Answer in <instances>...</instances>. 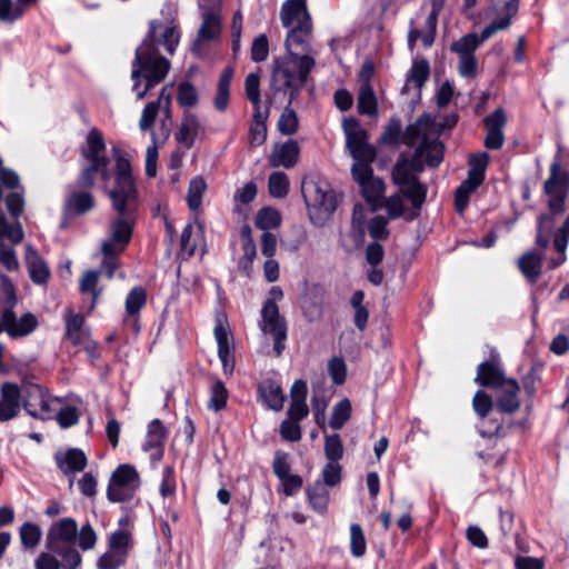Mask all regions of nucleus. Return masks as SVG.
Segmentation results:
<instances>
[{
	"mask_svg": "<svg viewBox=\"0 0 569 569\" xmlns=\"http://www.w3.org/2000/svg\"><path fill=\"white\" fill-rule=\"evenodd\" d=\"M439 126L430 116L423 114L406 128L403 142L415 148L411 159L400 157L393 169L392 180L399 191L412 204L413 210L406 217L411 220L426 199V188L419 182L418 174L425 166L438 167L443 159V144L439 141Z\"/></svg>",
	"mask_w": 569,
	"mask_h": 569,
	"instance_id": "1",
	"label": "nucleus"
},
{
	"mask_svg": "<svg viewBox=\"0 0 569 569\" xmlns=\"http://www.w3.org/2000/svg\"><path fill=\"white\" fill-rule=\"evenodd\" d=\"M157 34L161 37V43L169 53H172L179 43L180 36L172 22L163 24L152 21L150 23L148 36L136 50L131 70L132 90L139 100H142L150 89L166 78L170 68L169 61L158 53L154 44Z\"/></svg>",
	"mask_w": 569,
	"mask_h": 569,
	"instance_id": "2",
	"label": "nucleus"
},
{
	"mask_svg": "<svg viewBox=\"0 0 569 569\" xmlns=\"http://www.w3.org/2000/svg\"><path fill=\"white\" fill-rule=\"evenodd\" d=\"M113 210L119 214L110 226V237L102 242L103 253H120L129 243L133 213L137 209V189L131 177L130 163L124 158L117 159L116 187L109 193Z\"/></svg>",
	"mask_w": 569,
	"mask_h": 569,
	"instance_id": "3",
	"label": "nucleus"
},
{
	"mask_svg": "<svg viewBox=\"0 0 569 569\" xmlns=\"http://www.w3.org/2000/svg\"><path fill=\"white\" fill-rule=\"evenodd\" d=\"M568 186V173L561 168L559 161L555 160L550 166V176L545 182V192L549 198V213L540 214L537 220L536 243L541 249L549 247L550 236L556 224V216L565 210Z\"/></svg>",
	"mask_w": 569,
	"mask_h": 569,
	"instance_id": "4",
	"label": "nucleus"
},
{
	"mask_svg": "<svg viewBox=\"0 0 569 569\" xmlns=\"http://www.w3.org/2000/svg\"><path fill=\"white\" fill-rule=\"evenodd\" d=\"M315 59L309 54H284L274 61L272 87L276 90H290V97L305 84Z\"/></svg>",
	"mask_w": 569,
	"mask_h": 569,
	"instance_id": "5",
	"label": "nucleus"
},
{
	"mask_svg": "<svg viewBox=\"0 0 569 569\" xmlns=\"http://www.w3.org/2000/svg\"><path fill=\"white\" fill-rule=\"evenodd\" d=\"M311 221L322 226L337 208V199L331 187L325 181H309L302 186Z\"/></svg>",
	"mask_w": 569,
	"mask_h": 569,
	"instance_id": "6",
	"label": "nucleus"
},
{
	"mask_svg": "<svg viewBox=\"0 0 569 569\" xmlns=\"http://www.w3.org/2000/svg\"><path fill=\"white\" fill-rule=\"evenodd\" d=\"M283 299V291L280 287L273 286L268 292V298L261 309L260 329L263 333L270 335L274 341V351L279 356L284 349L283 341L287 338V326L279 312L278 302Z\"/></svg>",
	"mask_w": 569,
	"mask_h": 569,
	"instance_id": "7",
	"label": "nucleus"
},
{
	"mask_svg": "<svg viewBox=\"0 0 569 569\" xmlns=\"http://www.w3.org/2000/svg\"><path fill=\"white\" fill-rule=\"evenodd\" d=\"M518 12V0H508L503 6L502 17L488 24L481 32L480 37L476 33H468L451 44V50L461 56H471L479 44L492 37L497 31L505 30L509 27L511 18Z\"/></svg>",
	"mask_w": 569,
	"mask_h": 569,
	"instance_id": "8",
	"label": "nucleus"
},
{
	"mask_svg": "<svg viewBox=\"0 0 569 569\" xmlns=\"http://www.w3.org/2000/svg\"><path fill=\"white\" fill-rule=\"evenodd\" d=\"M140 483V476L133 466L120 465L111 475L107 497L112 502L130 500L136 495Z\"/></svg>",
	"mask_w": 569,
	"mask_h": 569,
	"instance_id": "9",
	"label": "nucleus"
},
{
	"mask_svg": "<svg viewBox=\"0 0 569 569\" xmlns=\"http://www.w3.org/2000/svg\"><path fill=\"white\" fill-rule=\"evenodd\" d=\"M347 148L355 163L370 164L376 157L375 148L367 142V133L353 119H347L342 123Z\"/></svg>",
	"mask_w": 569,
	"mask_h": 569,
	"instance_id": "10",
	"label": "nucleus"
},
{
	"mask_svg": "<svg viewBox=\"0 0 569 569\" xmlns=\"http://www.w3.org/2000/svg\"><path fill=\"white\" fill-rule=\"evenodd\" d=\"M352 177L359 184L362 196L373 206L382 197L385 182L372 174V168L368 163H353L351 168Z\"/></svg>",
	"mask_w": 569,
	"mask_h": 569,
	"instance_id": "11",
	"label": "nucleus"
},
{
	"mask_svg": "<svg viewBox=\"0 0 569 569\" xmlns=\"http://www.w3.org/2000/svg\"><path fill=\"white\" fill-rule=\"evenodd\" d=\"M170 107L171 93L168 91L167 88H163L157 101L149 102L143 108L139 120V128L142 131L149 130L152 127L157 116L161 112L164 116V118L162 119V127L164 128L166 136H168L171 127Z\"/></svg>",
	"mask_w": 569,
	"mask_h": 569,
	"instance_id": "12",
	"label": "nucleus"
},
{
	"mask_svg": "<svg viewBox=\"0 0 569 569\" xmlns=\"http://www.w3.org/2000/svg\"><path fill=\"white\" fill-rule=\"evenodd\" d=\"M213 335L218 345V356L222 362L223 370L224 372H231L233 370V357L230 343L231 332L227 317L223 313H219L216 317Z\"/></svg>",
	"mask_w": 569,
	"mask_h": 569,
	"instance_id": "13",
	"label": "nucleus"
},
{
	"mask_svg": "<svg viewBox=\"0 0 569 569\" xmlns=\"http://www.w3.org/2000/svg\"><path fill=\"white\" fill-rule=\"evenodd\" d=\"M78 526L72 518L54 522L47 535V546L53 552H61V546L71 543L77 537Z\"/></svg>",
	"mask_w": 569,
	"mask_h": 569,
	"instance_id": "14",
	"label": "nucleus"
},
{
	"mask_svg": "<svg viewBox=\"0 0 569 569\" xmlns=\"http://www.w3.org/2000/svg\"><path fill=\"white\" fill-rule=\"evenodd\" d=\"M2 323L4 331L12 338L28 336L38 327V320L34 315L27 312L17 318L11 308L3 310Z\"/></svg>",
	"mask_w": 569,
	"mask_h": 569,
	"instance_id": "15",
	"label": "nucleus"
},
{
	"mask_svg": "<svg viewBox=\"0 0 569 569\" xmlns=\"http://www.w3.org/2000/svg\"><path fill=\"white\" fill-rule=\"evenodd\" d=\"M24 409L33 417L49 419L51 409L43 390L37 385H27L22 389Z\"/></svg>",
	"mask_w": 569,
	"mask_h": 569,
	"instance_id": "16",
	"label": "nucleus"
},
{
	"mask_svg": "<svg viewBox=\"0 0 569 569\" xmlns=\"http://www.w3.org/2000/svg\"><path fill=\"white\" fill-rule=\"evenodd\" d=\"M202 23L198 31V37L193 44V50L199 51L202 41L217 39L221 32L220 10L212 7L200 8Z\"/></svg>",
	"mask_w": 569,
	"mask_h": 569,
	"instance_id": "17",
	"label": "nucleus"
},
{
	"mask_svg": "<svg viewBox=\"0 0 569 569\" xmlns=\"http://www.w3.org/2000/svg\"><path fill=\"white\" fill-rule=\"evenodd\" d=\"M506 124L507 116L501 108L485 118V126L487 130L485 146L488 149H500L503 146L505 136L502 130Z\"/></svg>",
	"mask_w": 569,
	"mask_h": 569,
	"instance_id": "18",
	"label": "nucleus"
},
{
	"mask_svg": "<svg viewBox=\"0 0 569 569\" xmlns=\"http://www.w3.org/2000/svg\"><path fill=\"white\" fill-rule=\"evenodd\" d=\"M283 27H308L311 23L310 14L307 10L306 0H288L283 3L280 12Z\"/></svg>",
	"mask_w": 569,
	"mask_h": 569,
	"instance_id": "19",
	"label": "nucleus"
},
{
	"mask_svg": "<svg viewBox=\"0 0 569 569\" xmlns=\"http://www.w3.org/2000/svg\"><path fill=\"white\" fill-rule=\"evenodd\" d=\"M106 143L101 132L97 129H91L88 132L86 146L83 147V156L93 163V168H107L108 159L104 156Z\"/></svg>",
	"mask_w": 569,
	"mask_h": 569,
	"instance_id": "20",
	"label": "nucleus"
},
{
	"mask_svg": "<svg viewBox=\"0 0 569 569\" xmlns=\"http://www.w3.org/2000/svg\"><path fill=\"white\" fill-rule=\"evenodd\" d=\"M22 391L16 383L4 382L1 386L0 421H8L20 410Z\"/></svg>",
	"mask_w": 569,
	"mask_h": 569,
	"instance_id": "21",
	"label": "nucleus"
},
{
	"mask_svg": "<svg viewBox=\"0 0 569 569\" xmlns=\"http://www.w3.org/2000/svg\"><path fill=\"white\" fill-rule=\"evenodd\" d=\"M300 147L296 140H288L283 143H276L269 157L271 167L292 168L299 158Z\"/></svg>",
	"mask_w": 569,
	"mask_h": 569,
	"instance_id": "22",
	"label": "nucleus"
},
{
	"mask_svg": "<svg viewBox=\"0 0 569 569\" xmlns=\"http://www.w3.org/2000/svg\"><path fill=\"white\" fill-rule=\"evenodd\" d=\"M66 337L76 346L89 347L90 335L84 328V318L79 313L68 311L64 316Z\"/></svg>",
	"mask_w": 569,
	"mask_h": 569,
	"instance_id": "23",
	"label": "nucleus"
},
{
	"mask_svg": "<svg viewBox=\"0 0 569 569\" xmlns=\"http://www.w3.org/2000/svg\"><path fill=\"white\" fill-rule=\"evenodd\" d=\"M289 32L286 38V54H306L309 49V38L312 30V23L308 27L300 24L299 27L288 28Z\"/></svg>",
	"mask_w": 569,
	"mask_h": 569,
	"instance_id": "24",
	"label": "nucleus"
},
{
	"mask_svg": "<svg viewBox=\"0 0 569 569\" xmlns=\"http://www.w3.org/2000/svg\"><path fill=\"white\" fill-rule=\"evenodd\" d=\"M166 439V429L159 419H153L147 430L146 440L142 445V449L146 452L154 450L151 457L159 460L163 452V442Z\"/></svg>",
	"mask_w": 569,
	"mask_h": 569,
	"instance_id": "25",
	"label": "nucleus"
},
{
	"mask_svg": "<svg viewBox=\"0 0 569 569\" xmlns=\"http://www.w3.org/2000/svg\"><path fill=\"white\" fill-rule=\"evenodd\" d=\"M306 382L297 380L291 387V403L288 411L290 419L299 421L308 416L309 409L306 403Z\"/></svg>",
	"mask_w": 569,
	"mask_h": 569,
	"instance_id": "26",
	"label": "nucleus"
},
{
	"mask_svg": "<svg viewBox=\"0 0 569 569\" xmlns=\"http://www.w3.org/2000/svg\"><path fill=\"white\" fill-rule=\"evenodd\" d=\"M200 129L201 126L198 117L193 113L187 112L181 120L178 132L176 133V139L186 149H190L193 146Z\"/></svg>",
	"mask_w": 569,
	"mask_h": 569,
	"instance_id": "27",
	"label": "nucleus"
},
{
	"mask_svg": "<svg viewBox=\"0 0 569 569\" xmlns=\"http://www.w3.org/2000/svg\"><path fill=\"white\" fill-rule=\"evenodd\" d=\"M26 263L34 283L42 284L47 282L50 274L49 268L37 251L29 246L26 248Z\"/></svg>",
	"mask_w": 569,
	"mask_h": 569,
	"instance_id": "28",
	"label": "nucleus"
},
{
	"mask_svg": "<svg viewBox=\"0 0 569 569\" xmlns=\"http://www.w3.org/2000/svg\"><path fill=\"white\" fill-rule=\"evenodd\" d=\"M500 395L498 399V407L505 412H513L520 407L518 399L519 386L512 380L508 379L500 387Z\"/></svg>",
	"mask_w": 569,
	"mask_h": 569,
	"instance_id": "29",
	"label": "nucleus"
},
{
	"mask_svg": "<svg viewBox=\"0 0 569 569\" xmlns=\"http://www.w3.org/2000/svg\"><path fill=\"white\" fill-rule=\"evenodd\" d=\"M536 247L540 249V253L528 251L518 260V267L521 273L530 281H536L539 278L541 273L542 252L546 250L541 249L537 244Z\"/></svg>",
	"mask_w": 569,
	"mask_h": 569,
	"instance_id": "30",
	"label": "nucleus"
},
{
	"mask_svg": "<svg viewBox=\"0 0 569 569\" xmlns=\"http://www.w3.org/2000/svg\"><path fill=\"white\" fill-rule=\"evenodd\" d=\"M56 459L63 473L79 472L87 465L84 453L78 449H70L64 453H58Z\"/></svg>",
	"mask_w": 569,
	"mask_h": 569,
	"instance_id": "31",
	"label": "nucleus"
},
{
	"mask_svg": "<svg viewBox=\"0 0 569 569\" xmlns=\"http://www.w3.org/2000/svg\"><path fill=\"white\" fill-rule=\"evenodd\" d=\"M507 380L499 366L493 362H485L478 367L476 382L481 386L498 388Z\"/></svg>",
	"mask_w": 569,
	"mask_h": 569,
	"instance_id": "32",
	"label": "nucleus"
},
{
	"mask_svg": "<svg viewBox=\"0 0 569 569\" xmlns=\"http://www.w3.org/2000/svg\"><path fill=\"white\" fill-rule=\"evenodd\" d=\"M233 77V70L231 68H226L218 81L217 92L213 98L214 108L223 112L227 110L230 99V83Z\"/></svg>",
	"mask_w": 569,
	"mask_h": 569,
	"instance_id": "33",
	"label": "nucleus"
},
{
	"mask_svg": "<svg viewBox=\"0 0 569 569\" xmlns=\"http://www.w3.org/2000/svg\"><path fill=\"white\" fill-rule=\"evenodd\" d=\"M569 241V216L562 226L553 233V249L557 253L556 258L550 260V268H557L566 260V249Z\"/></svg>",
	"mask_w": 569,
	"mask_h": 569,
	"instance_id": "34",
	"label": "nucleus"
},
{
	"mask_svg": "<svg viewBox=\"0 0 569 569\" xmlns=\"http://www.w3.org/2000/svg\"><path fill=\"white\" fill-rule=\"evenodd\" d=\"M268 112H262L261 108H257L249 128V141L253 147L262 146L267 140Z\"/></svg>",
	"mask_w": 569,
	"mask_h": 569,
	"instance_id": "35",
	"label": "nucleus"
},
{
	"mask_svg": "<svg viewBox=\"0 0 569 569\" xmlns=\"http://www.w3.org/2000/svg\"><path fill=\"white\" fill-rule=\"evenodd\" d=\"M260 397L272 410L279 411L283 407L284 396L280 386L272 381H263L259 387Z\"/></svg>",
	"mask_w": 569,
	"mask_h": 569,
	"instance_id": "36",
	"label": "nucleus"
},
{
	"mask_svg": "<svg viewBox=\"0 0 569 569\" xmlns=\"http://www.w3.org/2000/svg\"><path fill=\"white\" fill-rule=\"evenodd\" d=\"M437 31V20L433 17H427L425 28L422 30H410L408 34V43L412 49L418 39L421 40L425 47H430L435 41Z\"/></svg>",
	"mask_w": 569,
	"mask_h": 569,
	"instance_id": "37",
	"label": "nucleus"
},
{
	"mask_svg": "<svg viewBox=\"0 0 569 569\" xmlns=\"http://www.w3.org/2000/svg\"><path fill=\"white\" fill-rule=\"evenodd\" d=\"M66 206L77 213H86L93 208L94 200L88 191H73L67 198Z\"/></svg>",
	"mask_w": 569,
	"mask_h": 569,
	"instance_id": "38",
	"label": "nucleus"
},
{
	"mask_svg": "<svg viewBox=\"0 0 569 569\" xmlns=\"http://www.w3.org/2000/svg\"><path fill=\"white\" fill-rule=\"evenodd\" d=\"M357 107L360 113L377 116V98L370 84L360 86Z\"/></svg>",
	"mask_w": 569,
	"mask_h": 569,
	"instance_id": "39",
	"label": "nucleus"
},
{
	"mask_svg": "<svg viewBox=\"0 0 569 569\" xmlns=\"http://www.w3.org/2000/svg\"><path fill=\"white\" fill-rule=\"evenodd\" d=\"M482 183V180H475L472 176L468 174V178L457 188L455 204L458 212H462L469 201L470 194Z\"/></svg>",
	"mask_w": 569,
	"mask_h": 569,
	"instance_id": "40",
	"label": "nucleus"
},
{
	"mask_svg": "<svg viewBox=\"0 0 569 569\" xmlns=\"http://www.w3.org/2000/svg\"><path fill=\"white\" fill-rule=\"evenodd\" d=\"M367 209L358 203L353 207L352 217H351V226L353 230V242L359 246L363 242L365 239V226L367 220Z\"/></svg>",
	"mask_w": 569,
	"mask_h": 569,
	"instance_id": "41",
	"label": "nucleus"
},
{
	"mask_svg": "<svg viewBox=\"0 0 569 569\" xmlns=\"http://www.w3.org/2000/svg\"><path fill=\"white\" fill-rule=\"evenodd\" d=\"M308 497L311 507L318 512H325L329 503V491L321 482H316L308 489Z\"/></svg>",
	"mask_w": 569,
	"mask_h": 569,
	"instance_id": "42",
	"label": "nucleus"
},
{
	"mask_svg": "<svg viewBox=\"0 0 569 569\" xmlns=\"http://www.w3.org/2000/svg\"><path fill=\"white\" fill-rule=\"evenodd\" d=\"M207 189V183L203 178L196 177L189 183L188 189V206L192 211L199 210L202 202L203 193Z\"/></svg>",
	"mask_w": 569,
	"mask_h": 569,
	"instance_id": "43",
	"label": "nucleus"
},
{
	"mask_svg": "<svg viewBox=\"0 0 569 569\" xmlns=\"http://www.w3.org/2000/svg\"><path fill=\"white\" fill-rule=\"evenodd\" d=\"M146 290L141 287L133 288L126 298V312L128 317H136L144 306Z\"/></svg>",
	"mask_w": 569,
	"mask_h": 569,
	"instance_id": "44",
	"label": "nucleus"
},
{
	"mask_svg": "<svg viewBox=\"0 0 569 569\" xmlns=\"http://www.w3.org/2000/svg\"><path fill=\"white\" fill-rule=\"evenodd\" d=\"M351 402L348 399L339 401L332 410L330 426L333 429H340L350 418Z\"/></svg>",
	"mask_w": 569,
	"mask_h": 569,
	"instance_id": "45",
	"label": "nucleus"
},
{
	"mask_svg": "<svg viewBox=\"0 0 569 569\" xmlns=\"http://www.w3.org/2000/svg\"><path fill=\"white\" fill-rule=\"evenodd\" d=\"M24 13L22 4L18 0H0V20L6 23H12L20 19Z\"/></svg>",
	"mask_w": 569,
	"mask_h": 569,
	"instance_id": "46",
	"label": "nucleus"
},
{
	"mask_svg": "<svg viewBox=\"0 0 569 569\" xmlns=\"http://www.w3.org/2000/svg\"><path fill=\"white\" fill-rule=\"evenodd\" d=\"M280 222V213L271 208L261 209L256 217V226L262 230L274 229Z\"/></svg>",
	"mask_w": 569,
	"mask_h": 569,
	"instance_id": "47",
	"label": "nucleus"
},
{
	"mask_svg": "<svg viewBox=\"0 0 569 569\" xmlns=\"http://www.w3.org/2000/svg\"><path fill=\"white\" fill-rule=\"evenodd\" d=\"M429 76V64L426 60L416 61L411 69L406 86L413 83L416 88L420 89Z\"/></svg>",
	"mask_w": 569,
	"mask_h": 569,
	"instance_id": "48",
	"label": "nucleus"
},
{
	"mask_svg": "<svg viewBox=\"0 0 569 569\" xmlns=\"http://www.w3.org/2000/svg\"><path fill=\"white\" fill-rule=\"evenodd\" d=\"M228 392L221 381H216L211 387V396L208 400V408L214 411L221 410L227 402Z\"/></svg>",
	"mask_w": 569,
	"mask_h": 569,
	"instance_id": "49",
	"label": "nucleus"
},
{
	"mask_svg": "<svg viewBox=\"0 0 569 569\" xmlns=\"http://www.w3.org/2000/svg\"><path fill=\"white\" fill-rule=\"evenodd\" d=\"M278 129L282 134L291 136L298 130V117L292 109H284L278 121Z\"/></svg>",
	"mask_w": 569,
	"mask_h": 569,
	"instance_id": "50",
	"label": "nucleus"
},
{
	"mask_svg": "<svg viewBox=\"0 0 569 569\" xmlns=\"http://www.w3.org/2000/svg\"><path fill=\"white\" fill-rule=\"evenodd\" d=\"M350 549L355 557H362L366 552V539L359 525L350 527Z\"/></svg>",
	"mask_w": 569,
	"mask_h": 569,
	"instance_id": "51",
	"label": "nucleus"
},
{
	"mask_svg": "<svg viewBox=\"0 0 569 569\" xmlns=\"http://www.w3.org/2000/svg\"><path fill=\"white\" fill-rule=\"evenodd\" d=\"M488 154L487 153H477L470 156L469 159V176H472V179L479 181L485 179V171L488 164Z\"/></svg>",
	"mask_w": 569,
	"mask_h": 569,
	"instance_id": "52",
	"label": "nucleus"
},
{
	"mask_svg": "<svg viewBox=\"0 0 569 569\" xmlns=\"http://www.w3.org/2000/svg\"><path fill=\"white\" fill-rule=\"evenodd\" d=\"M288 178L283 172H273L269 177V191L271 196L282 198L288 193Z\"/></svg>",
	"mask_w": 569,
	"mask_h": 569,
	"instance_id": "53",
	"label": "nucleus"
},
{
	"mask_svg": "<svg viewBox=\"0 0 569 569\" xmlns=\"http://www.w3.org/2000/svg\"><path fill=\"white\" fill-rule=\"evenodd\" d=\"M325 453L329 461H338L342 458L343 446L338 435H330L326 437Z\"/></svg>",
	"mask_w": 569,
	"mask_h": 569,
	"instance_id": "54",
	"label": "nucleus"
},
{
	"mask_svg": "<svg viewBox=\"0 0 569 569\" xmlns=\"http://www.w3.org/2000/svg\"><path fill=\"white\" fill-rule=\"evenodd\" d=\"M40 528L31 522L24 523L20 529V539L26 548H33L40 540Z\"/></svg>",
	"mask_w": 569,
	"mask_h": 569,
	"instance_id": "55",
	"label": "nucleus"
},
{
	"mask_svg": "<svg viewBox=\"0 0 569 569\" xmlns=\"http://www.w3.org/2000/svg\"><path fill=\"white\" fill-rule=\"evenodd\" d=\"M178 102L183 108L194 107L198 102V92L189 82H182L179 86Z\"/></svg>",
	"mask_w": 569,
	"mask_h": 569,
	"instance_id": "56",
	"label": "nucleus"
},
{
	"mask_svg": "<svg viewBox=\"0 0 569 569\" xmlns=\"http://www.w3.org/2000/svg\"><path fill=\"white\" fill-rule=\"evenodd\" d=\"M388 220L385 217L376 216L368 221V232L376 240H386L389 237L387 229Z\"/></svg>",
	"mask_w": 569,
	"mask_h": 569,
	"instance_id": "57",
	"label": "nucleus"
},
{
	"mask_svg": "<svg viewBox=\"0 0 569 569\" xmlns=\"http://www.w3.org/2000/svg\"><path fill=\"white\" fill-rule=\"evenodd\" d=\"M57 553L62 558L60 563L61 569H76L81 563V556L74 548L70 547L69 545L61 546V552Z\"/></svg>",
	"mask_w": 569,
	"mask_h": 569,
	"instance_id": "58",
	"label": "nucleus"
},
{
	"mask_svg": "<svg viewBox=\"0 0 569 569\" xmlns=\"http://www.w3.org/2000/svg\"><path fill=\"white\" fill-rule=\"evenodd\" d=\"M260 79L257 73H249L244 81L247 98L254 104L256 109L260 108Z\"/></svg>",
	"mask_w": 569,
	"mask_h": 569,
	"instance_id": "59",
	"label": "nucleus"
},
{
	"mask_svg": "<svg viewBox=\"0 0 569 569\" xmlns=\"http://www.w3.org/2000/svg\"><path fill=\"white\" fill-rule=\"evenodd\" d=\"M124 557L120 551L110 549L99 558L97 566L99 569H117L124 562Z\"/></svg>",
	"mask_w": 569,
	"mask_h": 569,
	"instance_id": "60",
	"label": "nucleus"
},
{
	"mask_svg": "<svg viewBox=\"0 0 569 569\" xmlns=\"http://www.w3.org/2000/svg\"><path fill=\"white\" fill-rule=\"evenodd\" d=\"M0 263L8 271H16L19 268V262L13 248L6 246L2 240H0Z\"/></svg>",
	"mask_w": 569,
	"mask_h": 569,
	"instance_id": "61",
	"label": "nucleus"
},
{
	"mask_svg": "<svg viewBox=\"0 0 569 569\" xmlns=\"http://www.w3.org/2000/svg\"><path fill=\"white\" fill-rule=\"evenodd\" d=\"M176 492V480L173 476V468L167 466L163 469L162 480L160 483V495L162 498H170Z\"/></svg>",
	"mask_w": 569,
	"mask_h": 569,
	"instance_id": "62",
	"label": "nucleus"
},
{
	"mask_svg": "<svg viewBox=\"0 0 569 569\" xmlns=\"http://www.w3.org/2000/svg\"><path fill=\"white\" fill-rule=\"evenodd\" d=\"M472 407L479 417L485 418L492 408V400L486 392L477 391L473 397Z\"/></svg>",
	"mask_w": 569,
	"mask_h": 569,
	"instance_id": "63",
	"label": "nucleus"
},
{
	"mask_svg": "<svg viewBox=\"0 0 569 569\" xmlns=\"http://www.w3.org/2000/svg\"><path fill=\"white\" fill-rule=\"evenodd\" d=\"M329 373L336 385H341L346 380L347 368L346 363L340 358H333L328 366Z\"/></svg>",
	"mask_w": 569,
	"mask_h": 569,
	"instance_id": "64",
	"label": "nucleus"
}]
</instances>
